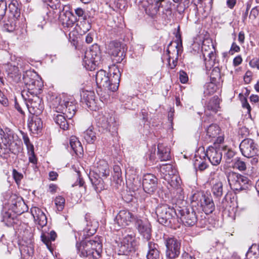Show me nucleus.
Instances as JSON below:
<instances>
[{"label": "nucleus", "instance_id": "34", "mask_svg": "<svg viewBox=\"0 0 259 259\" xmlns=\"http://www.w3.org/2000/svg\"><path fill=\"white\" fill-rule=\"evenodd\" d=\"M158 155L161 161H167L170 159V149L164 144L158 145Z\"/></svg>", "mask_w": 259, "mask_h": 259}, {"label": "nucleus", "instance_id": "50", "mask_svg": "<svg viewBox=\"0 0 259 259\" xmlns=\"http://www.w3.org/2000/svg\"><path fill=\"white\" fill-rule=\"evenodd\" d=\"M22 235L24 243H33V235L30 228L26 229Z\"/></svg>", "mask_w": 259, "mask_h": 259}, {"label": "nucleus", "instance_id": "62", "mask_svg": "<svg viewBox=\"0 0 259 259\" xmlns=\"http://www.w3.org/2000/svg\"><path fill=\"white\" fill-rule=\"evenodd\" d=\"M9 74L14 75L15 76H19V70L18 67L13 66L9 69Z\"/></svg>", "mask_w": 259, "mask_h": 259}, {"label": "nucleus", "instance_id": "44", "mask_svg": "<svg viewBox=\"0 0 259 259\" xmlns=\"http://www.w3.org/2000/svg\"><path fill=\"white\" fill-rule=\"evenodd\" d=\"M180 47L179 46V44L178 42L177 43L176 46H175L176 50H174V52L176 53V58L174 59V57H172L170 55V51L169 49H167V52L169 55L168 58V64L170 69H174L177 64V60L178 58V54L179 51V49Z\"/></svg>", "mask_w": 259, "mask_h": 259}, {"label": "nucleus", "instance_id": "19", "mask_svg": "<svg viewBox=\"0 0 259 259\" xmlns=\"http://www.w3.org/2000/svg\"><path fill=\"white\" fill-rule=\"evenodd\" d=\"M221 145L218 148L209 147L206 150L205 155L213 165H219L222 159Z\"/></svg>", "mask_w": 259, "mask_h": 259}, {"label": "nucleus", "instance_id": "4", "mask_svg": "<svg viewBox=\"0 0 259 259\" xmlns=\"http://www.w3.org/2000/svg\"><path fill=\"white\" fill-rule=\"evenodd\" d=\"M155 213L159 223L165 226L171 224L172 220L178 215L177 208L175 209L166 204L158 205Z\"/></svg>", "mask_w": 259, "mask_h": 259}, {"label": "nucleus", "instance_id": "32", "mask_svg": "<svg viewBox=\"0 0 259 259\" xmlns=\"http://www.w3.org/2000/svg\"><path fill=\"white\" fill-rule=\"evenodd\" d=\"M70 147L74 153L78 156L82 155L83 148L78 138L75 136H71L69 140Z\"/></svg>", "mask_w": 259, "mask_h": 259}, {"label": "nucleus", "instance_id": "59", "mask_svg": "<svg viewBox=\"0 0 259 259\" xmlns=\"http://www.w3.org/2000/svg\"><path fill=\"white\" fill-rule=\"evenodd\" d=\"M249 65L251 68H257L259 70V58H254L249 62Z\"/></svg>", "mask_w": 259, "mask_h": 259}, {"label": "nucleus", "instance_id": "27", "mask_svg": "<svg viewBox=\"0 0 259 259\" xmlns=\"http://www.w3.org/2000/svg\"><path fill=\"white\" fill-rule=\"evenodd\" d=\"M85 220L87 222L86 227L83 230V235L85 238L94 235L98 228V222L95 220H92L91 217L86 214Z\"/></svg>", "mask_w": 259, "mask_h": 259}, {"label": "nucleus", "instance_id": "52", "mask_svg": "<svg viewBox=\"0 0 259 259\" xmlns=\"http://www.w3.org/2000/svg\"><path fill=\"white\" fill-rule=\"evenodd\" d=\"M233 167L240 171H243L246 169V164L240 158H236L234 160Z\"/></svg>", "mask_w": 259, "mask_h": 259}, {"label": "nucleus", "instance_id": "22", "mask_svg": "<svg viewBox=\"0 0 259 259\" xmlns=\"http://www.w3.org/2000/svg\"><path fill=\"white\" fill-rule=\"evenodd\" d=\"M221 132L220 127L216 124H210L206 129V136L210 141L216 139L215 142L221 143L224 141V137L218 136Z\"/></svg>", "mask_w": 259, "mask_h": 259}, {"label": "nucleus", "instance_id": "31", "mask_svg": "<svg viewBox=\"0 0 259 259\" xmlns=\"http://www.w3.org/2000/svg\"><path fill=\"white\" fill-rule=\"evenodd\" d=\"M120 77V74L119 71L117 68H115L112 74H110V77H109L110 85L109 88V91L115 92L118 89Z\"/></svg>", "mask_w": 259, "mask_h": 259}, {"label": "nucleus", "instance_id": "12", "mask_svg": "<svg viewBox=\"0 0 259 259\" xmlns=\"http://www.w3.org/2000/svg\"><path fill=\"white\" fill-rule=\"evenodd\" d=\"M106 49L108 53L114 57L116 63H121L124 58V50L119 42L110 41L108 44Z\"/></svg>", "mask_w": 259, "mask_h": 259}, {"label": "nucleus", "instance_id": "20", "mask_svg": "<svg viewBox=\"0 0 259 259\" xmlns=\"http://www.w3.org/2000/svg\"><path fill=\"white\" fill-rule=\"evenodd\" d=\"M220 78V72L218 69H214L212 70L210 75L211 81L209 82L205 83L204 85V94L205 96H210L214 94L217 89L218 87L215 82L217 78L219 79Z\"/></svg>", "mask_w": 259, "mask_h": 259}, {"label": "nucleus", "instance_id": "63", "mask_svg": "<svg viewBox=\"0 0 259 259\" xmlns=\"http://www.w3.org/2000/svg\"><path fill=\"white\" fill-rule=\"evenodd\" d=\"M246 256L249 259H259V254L256 255L255 253H252V251L249 250L247 253ZM234 259H241L239 257H234Z\"/></svg>", "mask_w": 259, "mask_h": 259}, {"label": "nucleus", "instance_id": "55", "mask_svg": "<svg viewBox=\"0 0 259 259\" xmlns=\"http://www.w3.org/2000/svg\"><path fill=\"white\" fill-rule=\"evenodd\" d=\"M43 1L48 3V5L53 9L60 8L61 6L59 0H43Z\"/></svg>", "mask_w": 259, "mask_h": 259}, {"label": "nucleus", "instance_id": "51", "mask_svg": "<svg viewBox=\"0 0 259 259\" xmlns=\"http://www.w3.org/2000/svg\"><path fill=\"white\" fill-rule=\"evenodd\" d=\"M78 27L80 29V32L85 33L89 31L91 28V24L89 20L87 19H83L82 21L80 22Z\"/></svg>", "mask_w": 259, "mask_h": 259}, {"label": "nucleus", "instance_id": "58", "mask_svg": "<svg viewBox=\"0 0 259 259\" xmlns=\"http://www.w3.org/2000/svg\"><path fill=\"white\" fill-rule=\"evenodd\" d=\"M242 106L243 109H246L247 110V113L250 115L251 107L245 98H244L242 100Z\"/></svg>", "mask_w": 259, "mask_h": 259}, {"label": "nucleus", "instance_id": "54", "mask_svg": "<svg viewBox=\"0 0 259 259\" xmlns=\"http://www.w3.org/2000/svg\"><path fill=\"white\" fill-rule=\"evenodd\" d=\"M7 9V4L5 0H0V21L6 15Z\"/></svg>", "mask_w": 259, "mask_h": 259}, {"label": "nucleus", "instance_id": "23", "mask_svg": "<svg viewBox=\"0 0 259 259\" xmlns=\"http://www.w3.org/2000/svg\"><path fill=\"white\" fill-rule=\"evenodd\" d=\"M96 81L99 88H103L109 90L110 87V79L108 73L103 70H100L96 74Z\"/></svg>", "mask_w": 259, "mask_h": 259}, {"label": "nucleus", "instance_id": "61", "mask_svg": "<svg viewBox=\"0 0 259 259\" xmlns=\"http://www.w3.org/2000/svg\"><path fill=\"white\" fill-rule=\"evenodd\" d=\"M240 50V47L235 43L233 42L229 51V54L233 55L234 53L239 52Z\"/></svg>", "mask_w": 259, "mask_h": 259}, {"label": "nucleus", "instance_id": "2", "mask_svg": "<svg viewBox=\"0 0 259 259\" xmlns=\"http://www.w3.org/2000/svg\"><path fill=\"white\" fill-rule=\"evenodd\" d=\"M24 89L29 95L38 94L43 87L41 79L37 73L31 70H26L23 74Z\"/></svg>", "mask_w": 259, "mask_h": 259}, {"label": "nucleus", "instance_id": "26", "mask_svg": "<svg viewBox=\"0 0 259 259\" xmlns=\"http://www.w3.org/2000/svg\"><path fill=\"white\" fill-rule=\"evenodd\" d=\"M31 213L33 217L36 224L41 228L46 226L47 224V218L45 213L38 207H32Z\"/></svg>", "mask_w": 259, "mask_h": 259}, {"label": "nucleus", "instance_id": "57", "mask_svg": "<svg viewBox=\"0 0 259 259\" xmlns=\"http://www.w3.org/2000/svg\"><path fill=\"white\" fill-rule=\"evenodd\" d=\"M13 176L17 184H18L23 178V175L15 169L13 170Z\"/></svg>", "mask_w": 259, "mask_h": 259}, {"label": "nucleus", "instance_id": "11", "mask_svg": "<svg viewBox=\"0 0 259 259\" xmlns=\"http://www.w3.org/2000/svg\"><path fill=\"white\" fill-rule=\"evenodd\" d=\"M96 120L98 126L101 127L106 131L114 132L116 130V123L114 117L109 114L99 115Z\"/></svg>", "mask_w": 259, "mask_h": 259}, {"label": "nucleus", "instance_id": "18", "mask_svg": "<svg viewBox=\"0 0 259 259\" xmlns=\"http://www.w3.org/2000/svg\"><path fill=\"white\" fill-rule=\"evenodd\" d=\"M143 187L144 191L148 194L153 193L157 188V179L153 174H146L143 178Z\"/></svg>", "mask_w": 259, "mask_h": 259}, {"label": "nucleus", "instance_id": "24", "mask_svg": "<svg viewBox=\"0 0 259 259\" xmlns=\"http://www.w3.org/2000/svg\"><path fill=\"white\" fill-rule=\"evenodd\" d=\"M39 115H32L28 119L29 130L34 134L40 132L42 128V121Z\"/></svg>", "mask_w": 259, "mask_h": 259}, {"label": "nucleus", "instance_id": "47", "mask_svg": "<svg viewBox=\"0 0 259 259\" xmlns=\"http://www.w3.org/2000/svg\"><path fill=\"white\" fill-rule=\"evenodd\" d=\"M167 181L168 184L171 187L177 189L178 192H181L182 189L181 188V180L180 178L176 175L171 176L169 180H165Z\"/></svg>", "mask_w": 259, "mask_h": 259}, {"label": "nucleus", "instance_id": "38", "mask_svg": "<svg viewBox=\"0 0 259 259\" xmlns=\"http://www.w3.org/2000/svg\"><path fill=\"white\" fill-rule=\"evenodd\" d=\"M211 190L214 197L217 198L221 197L223 194V185L222 183L219 180L215 181L211 185Z\"/></svg>", "mask_w": 259, "mask_h": 259}, {"label": "nucleus", "instance_id": "6", "mask_svg": "<svg viewBox=\"0 0 259 259\" xmlns=\"http://www.w3.org/2000/svg\"><path fill=\"white\" fill-rule=\"evenodd\" d=\"M239 148L242 154L247 158H252L251 163L255 164L258 162L257 156L259 153L257 145L251 139L243 140L239 145Z\"/></svg>", "mask_w": 259, "mask_h": 259}, {"label": "nucleus", "instance_id": "43", "mask_svg": "<svg viewBox=\"0 0 259 259\" xmlns=\"http://www.w3.org/2000/svg\"><path fill=\"white\" fill-rule=\"evenodd\" d=\"M220 108V99L217 96L213 97L206 105V109L216 112Z\"/></svg>", "mask_w": 259, "mask_h": 259}, {"label": "nucleus", "instance_id": "9", "mask_svg": "<svg viewBox=\"0 0 259 259\" xmlns=\"http://www.w3.org/2000/svg\"><path fill=\"white\" fill-rule=\"evenodd\" d=\"M192 201L199 202L203 211L207 214L212 213L214 210V204L211 196L201 193H195L192 197Z\"/></svg>", "mask_w": 259, "mask_h": 259}, {"label": "nucleus", "instance_id": "39", "mask_svg": "<svg viewBox=\"0 0 259 259\" xmlns=\"http://www.w3.org/2000/svg\"><path fill=\"white\" fill-rule=\"evenodd\" d=\"M97 171L99 174L103 177H107L109 175L110 169L108 163L104 160H101L97 163Z\"/></svg>", "mask_w": 259, "mask_h": 259}, {"label": "nucleus", "instance_id": "7", "mask_svg": "<svg viewBox=\"0 0 259 259\" xmlns=\"http://www.w3.org/2000/svg\"><path fill=\"white\" fill-rule=\"evenodd\" d=\"M227 177L231 188L234 191L245 190L250 186V181L248 178L239 174L230 172Z\"/></svg>", "mask_w": 259, "mask_h": 259}, {"label": "nucleus", "instance_id": "35", "mask_svg": "<svg viewBox=\"0 0 259 259\" xmlns=\"http://www.w3.org/2000/svg\"><path fill=\"white\" fill-rule=\"evenodd\" d=\"M212 49L209 48L210 50L209 52L203 53V59L205 67L207 69L210 68L213 65L214 61L215 60V54L214 52V47L213 45H211Z\"/></svg>", "mask_w": 259, "mask_h": 259}, {"label": "nucleus", "instance_id": "16", "mask_svg": "<svg viewBox=\"0 0 259 259\" xmlns=\"http://www.w3.org/2000/svg\"><path fill=\"white\" fill-rule=\"evenodd\" d=\"M136 218L128 210H121L116 215L114 221L119 228L128 226Z\"/></svg>", "mask_w": 259, "mask_h": 259}, {"label": "nucleus", "instance_id": "56", "mask_svg": "<svg viewBox=\"0 0 259 259\" xmlns=\"http://www.w3.org/2000/svg\"><path fill=\"white\" fill-rule=\"evenodd\" d=\"M179 79L181 83H186L188 80L187 74L183 70H181L179 72Z\"/></svg>", "mask_w": 259, "mask_h": 259}, {"label": "nucleus", "instance_id": "46", "mask_svg": "<svg viewBox=\"0 0 259 259\" xmlns=\"http://www.w3.org/2000/svg\"><path fill=\"white\" fill-rule=\"evenodd\" d=\"M84 140L89 144H93L96 140V133L92 127L87 129L83 134Z\"/></svg>", "mask_w": 259, "mask_h": 259}, {"label": "nucleus", "instance_id": "53", "mask_svg": "<svg viewBox=\"0 0 259 259\" xmlns=\"http://www.w3.org/2000/svg\"><path fill=\"white\" fill-rule=\"evenodd\" d=\"M65 199L62 196H58L55 199V203L58 211H62L64 207Z\"/></svg>", "mask_w": 259, "mask_h": 259}, {"label": "nucleus", "instance_id": "60", "mask_svg": "<svg viewBox=\"0 0 259 259\" xmlns=\"http://www.w3.org/2000/svg\"><path fill=\"white\" fill-rule=\"evenodd\" d=\"M75 14L79 17H82L83 19H85V11L81 8H77L74 9Z\"/></svg>", "mask_w": 259, "mask_h": 259}, {"label": "nucleus", "instance_id": "21", "mask_svg": "<svg viewBox=\"0 0 259 259\" xmlns=\"http://www.w3.org/2000/svg\"><path fill=\"white\" fill-rule=\"evenodd\" d=\"M135 242L131 235L125 236L120 242L119 251L124 254L127 255L134 250Z\"/></svg>", "mask_w": 259, "mask_h": 259}, {"label": "nucleus", "instance_id": "48", "mask_svg": "<svg viewBox=\"0 0 259 259\" xmlns=\"http://www.w3.org/2000/svg\"><path fill=\"white\" fill-rule=\"evenodd\" d=\"M221 149L224 152V158L226 162L230 163L235 155V152L227 146H221Z\"/></svg>", "mask_w": 259, "mask_h": 259}, {"label": "nucleus", "instance_id": "36", "mask_svg": "<svg viewBox=\"0 0 259 259\" xmlns=\"http://www.w3.org/2000/svg\"><path fill=\"white\" fill-rule=\"evenodd\" d=\"M158 245L152 241L148 243V251L147 254V259H158L159 251L158 250Z\"/></svg>", "mask_w": 259, "mask_h": 259}, {"label": "nucleus", "instance_id": "42", "mask_svg": "<svg viewBox=\"0 0 259 259\" xmlns=\"http://www.w3.org/2000/svg\"><path fill=\"white\" fill-rule=\"evenodd\" d=\"M57 112L54 115V120L56 123L58 124L61 128L63 130H66L68 128L69 123L65 119L64 116L60 114Z\"/></svg>", "mask_w": 259, "mask_h": 259}, {"label": "nucleus", "instance_id": "40", "mask_svg": "<svg viewBox=\"0 0 259 259\" xmlns=\"http://www.w3.org/2000/svg\"><path fill=\"white\" fill-rule=\"evenodd\" d=\"M40 237L41 241L46 244L47 248L51 250V242L55 241L57 237V234L54 231H51L48 235L42 232Z\"/></svg>", "mask_w": 259, "mask_h": 259}, {"label": "nucleus", "instance_id": "30", "mask_svg": "<svg viewBox=\"0 0 259 259\" xmlns=\"http://www.w3.org/2000/svg\"><path fill=\"white\" fill-rule=\"evenodd\" d=\"M81 101L88 107L93 106L95 102V93L93 91L83 90L80 93Z\"/></svg>", "mask_w": 259, "mask_h": 259}, {"label": "nucleus", "instance_id": "49", "mask_svg": "<svg viewBox=\"0 0 259 259\" xmlns=\"http://www.w3.org/2000/svg\"><path fill=\"white\" fill-rule=\"evenodd\" d=\"M15 213L11 211H5L3 214V221L6 224V225H11L13 223V220L15 217Z\"/></svg>", "mask_w": 259, "mask_h": 259}, {"label": "nucleus", "instance_id": "33", "mask_svg": "<svg viewBox=\"0 0 259 259\" xmlns=\"http://www.w3.org/2000/svg\"><path fill=\"white\" fill-rule=\"evenodd\" d=\"M92 244L91 250L93 251L94 259H98L101 257V253L102 250V244L99 238H95V239L89 240Z\"/></svg>", "mask_w": 259, "mask_h": 259}, {"label": "nucleus", "instance_id": "25", "mask_svg": "<svg viewBox=\"0 0 259 259\" xmlns=\"http://www.w3.org/2000/svg\"><path fill=\"white\" fill-rule=\"evenodd\" d=\"M76 247L79 252V255L83 257H89L94 258V252L91 250L92 244L89 240L82 241L80 243H76Z\"/></svg>", "mask_w": 259, "mask_h": 259}, {"label": "nucleus", "instance_id": "8", "mask_svg": "<svg viewBox=\"0 0 259 259\" xmlns=\"http://www.w3.org/2000/svg\"><path fill=\"white\" fill-rule=\"evenodd\" d=\"M178 215L183 223L187 226L195 225L197 222V217L193 208L191 207H177Z\"/></svg>", "mask_w": 259, "mask_h": 259}, {"label": "nucleus", "instance_id": "41", "mask_svg": "<svg viewBox=\"0 0 259 259\" xmlns=\"http://www.w3.org/2000/svg\"><path fill=\"white\" fill-rule=\"evenodd\" d=\"M160 171L165 180H169L171 176L175 175L176 170L170 164H166L160 167Z\"/></svg>", "mask_w": 259, "mask_h": 259}, {"label": "nucleus", "instance_id": "29", "mask_svg": "<svg viewBox=\"0 0 259 259\" xmlns=\"http://www.w3.org/2000/svg\"><path fill=\"white\" fill-rule=\"evenodd\" d=\"M20 250L23 259H34L33 256L34 253L33 243L22 244Z\"/></svg>", "mask_w": 259, "mask_h": 259}, {"label": "nucleus", "instance_id": "64", "mask_svg": "<svg viewBox=\"0 0 259 259\" xmlns=\"http://www.w3.org/2000/svg\"><path fill=\"white\" fill-rule=\"evenodd\" d=\"M259 13L258 10L256 7L253 8L250 13L249 17L252 19H255Z\"/></svg>", "mask_w": 259, "mask_h": 259}, {"label": "nucleus", "instance_id": "28", "mask_svg": "<svg viewBox=\"0 0 259 259\" xmlns=\"http://www.w3.org/2000/svg\"><path fill=\"white\" fill-rule=\"evenodd\" d=\"M161 1L162 0H156L154 3L152 4H149L148 2H143L142 7L147 15L153 17L158 12Z\"/></svg>", "mask_w": 259, "mask_h": 259}, {"label": "nucleus", "instance_id": "5", "mask_svg": "<svg viewBox=\"0 0 259 259\" xmlns=\"http://www.w3.org/2000/svg\"><path fill=\"white\" fill-rule=\"evenodd\" d=\"M20 14V9L19 8L18 2L13 0L9 5L7 18L4 21L5 28L8 31L11 32L15 30Z\"/></svg>", "mask_w": 259, "mask_h": 259}, {"label": "nucleus", "instance_id": "17", "mask_svg": "<svg viewBox=\"0 0 259 259\" xmlns=\"http://www.w3.org/2000/svg\"><path fill=\"white\" fill-rule=\"evenodd\" d=\"M166 255L170 258H175L180 253L181 242L175 238H168L165 240Z\"/></svg>", "mask_w": 259, "mask_h": 259}, {"label": "nucleus", "instance_id": "37", "mask_svg": "<svg viewBox=\"0 0 259 259\" xmlns=\"http://www.w3.org/2000/svg\"><path fill=\"white\" fill-rule=\"evenodd\" d=\"M24 207L25 204L21 198H17V200L12 201L11 208L13 212L20 214L24 212Z\"/></svg>", "mask_w": 259, "mask_h": 259}, {"label": "nucleus", "instance_id": "10", "mask_svg": "<svg viewBox=\"0 0 259 259\" xmlns=\"http://www.w3.org/2000/svg\"><path fill=\"white\" fill-rule=\"evenodd\" d=\"M100 56L97 47H93L85 53L83 59V65L87 69L92 70L95 69L100 61Z\"/></svg>", "mask_w": 259, "mask_h": 259}, {"label": "nucleus", "instance_id": "1", "mask_svg": "<svg viewBox=\"0 0 259 259\" xmlns=\"http://www.w3.org/2000/svg\"><path fill=\"white\" fill-rule=\"evenodd\" d=\"M14 138V133L12 130L9 128H0V155L19 153L20 147Z\"/></svg>", "mask_w": 259, "mask_h": 259}, {"label": "nucleus", "instance_id": "15", "mask_svg": "<svg viewBox=\"0 0 259 259\" xmlns=\"http://www.w3.org/2000/svg\"><path fill=\"white\" fill-rule=\"evenodd\" d=\"M57 112H61L71 119L76 112V104L73 100H63V102L55 107Z\"/></svg>", "mask_w": 259, "mask_h": 259}, {"label": "nucleus", "instance_id": "45", "mask_svg": "<svg viewBox=\"0 0 259 259\" xmlns=\"http://www.w3.org/2000/svg\"><path fill=\"white\" fill-rule=\"evenodd\" d=\"M91 180L97 192H100L101 191L105 189L104 182L103 179L100 177L97 178L95 177L93 178H91Z\"/></svg>", "mask_w": 259, "mask_h": 259}, {"label": "nucleus", "instance_id": "3", "mask_svg": "<svg viewBox=\"0 0 259 259\" xmlns=\"http://www.w3.org/2000/svg\"><path fill=\"white\" fill-rule=\"evenodd\" d=\"M27 94L26 91L21 93L29 113L32 115H40L44 109L41 98L38 96V94L28 95Z\"/></svg>", "mask_w": 259, "mask_h": 259}, {"label": "nucleus", "instance_id": "13", "mask_svg": "<svg viewBox=\"0 0 259 259\" xmlns=\"http://www.w3.org/2000/svg\"><path fill=\"white\" fill-rule=\"evenodd\" d=\"M59 21L64 27L70 28L74 26L76 19L70 11L69 6H62L61 11L60 12Z\"/></svg>", "mask_w": 259, "mask_h": 259}, {"label": "nucleus", "instance_id": "14", "mask_svg": "<svg viewBox=\"0 0 259 259\" xmlns=\"http://www.w3.org/2000/svg\"><path fill=\"white\" fill-rule=\"evenodd\" d=\"M135 227L143 239L149 241L151 237V226L146 219L142 220L136 217Z\"/></svg>", "mask_w": 259, "mask_h": 259}]
</instances>
